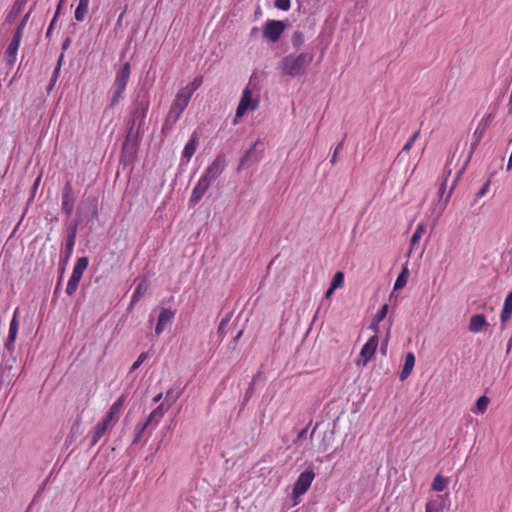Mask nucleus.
<instances>
[{
  "instance_id": "1",
  "label": "nucleus",
  "mask_w": 512,
  "mask_h": 512,
  "mask_svg": "<svg viewBox=\"0 0 512 512\" xmlns=\"http://www.w3.org/2000/svg\"><path fill=\"white\" fill-rule=\"evenodd\" d=\"M313 61V54L302 52L300 54H289L282 58L278 64V69L283 75L290 77L302 76Z\"/></svg>"
},
{
  "instance_id": "2",
  "label": "nucleus",
  "mask_w": 512,
  "mask_h": 512,
  "mask_svg": "<svg viewBox=\"0 0 512 512\" xmlns=\"http://www.w3.org/2000/svg\"><path fill=\"white\" fill-rule=\"evenodd\" d=\"M259 107V97L253 91L251 81L242 91L240 101L236 108L235 112V120L234 123L237 122L238 119L242 118L247 112H254Z\"/></svg>"
},
{
  "instance_id": "3",
  "label": "nucleus",
  "mask_w": 512,
  "mask_h": 512,
  "mask_svg": "<svg viewBox=\"0 0 512 512\" xmlns=\"http://www.w3.org/2000/svg\"><path fill=\"white\" fill-rule=\"evenodd\" d=\"M190 97L184 94L182 91H178L175 99L173 100L169 112L166 116L165 123L163 128L170 129L173 125L177 123L179 118L181 117L184 110L187 108Z\"/></svg>"
},
{
  "instance_id": "4",
  "label": "nucleus",
  "mask_w": 512,
  "mask_h": 512,
  "mask_svg": "<svg viewBox=\"0 0 512 512\" xmlns=\"http://www.w3.org/2000/svg\"><path fill=\"white\" fill-rule=\"evenodd\" d=\"M89 264V260L87 257H80L76 260V263L73 267L72 274L68 280L67 286H66V293L69 296H72L79 285V282L83 276L84 271L86 270L87 266Z\"/></svg>"
},
{
  "instance_id": "5",
  "label": "nucleus",
  "mask_w": 512,
  "mask_h": 512,
  "mask_svg": "<svg viewBox=\"0 0 512 512\" xmlns=\"http://www.w3.org/2000/svg\"><path fill=\"white\" fill-rule=\"evenodd\" d=\"M315 478V473L312 469H307L300 473L296 482L293 485L292 497L294 499V504H298L297 499L304 495L308 489L310 488L313 480Z\"/></svg>"
},
{
  "instance_id": "6",
  "label": "nucleus",
  "mask_w": 512,
  "mask_h": 512,
  "mask_svg": "<svg viewBox=\"0 0 512 512\" xmlns=\"http://www.w3.org/2000/svg\"><path fill=\"white\" fill-rule=\"evenodd\" d=\"M285 30V24L280 20H267L263 26V36L270 42H277Z\"/></svg>"
},
{
  "instance_id": "7",
  "label": "nucleus",
  "mask_w": 512,
  "mask_h": 512,
  "mask_svg": "<svg viewBox=\"0 0 512 512\" xmlns=\"http://www.w3.org/2000/svg\"><path fill=\"white\" fill-rule=\"evenodd\" d=\"M379 338L377 335H373L363 345L360 351V358L357 360V365L366 366L368 362L373 358L376 349L378 347Z\"/></svg>"
},
{
  "instance_id": "8",
  "label": "nucleus",
  "mask_w": 512,
  "mask_h": 512,
  "mask_svg": "<svg viewBox=\"0 0 512 512\" xmlns=\"http://www.w3.org/2000/svg\"><path fill=\"white\" fill-rule=\"evenodd\" d=\"M175 317V311L170 308H161L160 313L157 318V323L155 326V335H161L164 330L172 324L173 319Z\"/></svg>"
},
{
  "instance_id": "9",
  "label": "nucleus",
  "mask_w": 512,
  "mask_h": 512,
  "mask_svg": "<svg viewBox=\"0 0 512 512\" xmlns=\"http://www.w3.org/2000/svg\"><path fill=\"white\" fill-rule=\"evenodd\" d=\"M259 144V141H256L253 146L246 151L243 157L240 159L239 166L237 168L238 171L242 170L249 163H257L261 160L263 156V150L257 151L256 147Z\"/></svg>"
},
{
  "instance_id": "10",
  "label": "nucleus",
  "mask_w": 512,
  "mask_h": 512,
  "mask_svg": "<svg viewBox=\"0 0 512 512\" xmlns=\"http://www.w3.org/2000/svg\"><path fill=\"white\" fill-rule=\"evenodd\" d=\"M113 426L107 420H102L96 424L94 429L89 432L88 438L90 439V447H93L98 441L110 430Z\"/></svg>"
},
{
  "instance_id": "11",
  "label": "nucleus",
  "mask_w": 512,
  "mask_h": 512,
  "mask_svg": "<svg viewBox=\"0 0 512 512\" xmlns=\"http://www.w3.org/2000/svg\"><path fill=\"white\" fill-rule=\"evenodd\" d=\"M226 159L224 155H218L213 162L206 168L205 172L216 181L224 172Z\"/></svg>"
},
{
  "instance_id": "12",
  "label": "nucleus",
  "mask_w": 512,
  "mask_h": 512,
  "mask_svg": "<svg viewBox=\"0 0 512 512\" xmlns=\"http://www.w3.org/2000/svg\"><path fill=\"white\" fill-rule=\"evenodd\" d=\"M226 159L224 155H218L213 162L206 168L205 172L216 181L224 172Z\"/></svg>"
},
{
  "instance_id": "13",
  "label": "nucleus",
  "mask_w": 512,
  "mask_h": 512,
  "mask_svg": "<svg viewBox=\"0 0 512 512\" xmlns=\"http://www.w3.org/2000/svg\"><path fill=\"white\" fill-rule=\"evenodd\" d=\"M125 401L126 397L124 395L118 397V399L110 407L109 411L107 412L103 420H107L108 423L114 426L119 418L120 412L124 406Z\"/></svg>"
},
{
  "instance_id": "14",
  "label": "nucleus",
  "mask_w": 512,
  "mask_h": 512,
  "mask_svg": "<svg viewBox=\"0 0 512 512\" xmlns=\"http://www.w3.org/2000/svg\"><path fill=\"white\" fill-rule=\"evenodd\" d=\"M211 185L208 184L204 179L199 178L196 185L194 186L191 196L189 198V205L195 206L202 199L206 191Z\"/></svg>"
},
{
  "instance_id": "15",
  "label": "nucleus",
  "mask_w": 512,
  "mask_h": 512,
  "mask_svg": "<svg viewBox=\"0 0 512 512\" xmlns=\"http://www.w3.org/2000/svg\"><path fill=\"white\" fill-rule=\"evenodd\" d=\"M74 202L75 198L73 195V190L71 185L67 184L63 190L62 193V211L67 215L70 216L73 213L74 210Z\"/></svg>"
},
{
  "instance_id": "16",
  "label": "nucleus",
  "mask_w": 512,
  "mask_h": 512,
  "mask_svg": "<svg viewBox=\"0 0 512 512\" xmlns=\"http://www.w3.org/2000/svg\"><path fill=\"white\" fill-rule=\"evenodd\" d=\"M130 77V64L125 63L122 68L116 73L113 89L125 91L128 80Z\"/></svg>"
},
{
  "instance_id": "17",
  "label": "nucleus",
  "mask_w": 512,
  "mask_h": 512,
  "mask_svg": "<svg viewBox=\"0 0 512 512\" xmlns=\"http://www.w3.org/2000/svg\"><path fill=\"white\" fill-rule=\"evenodd\" d=\"M21 40L22 39H19V38L13 36L7 46L4 58L9 67H12L16 62L17 52H18Z\"/></svg>"
},
{
  "instance_id": "18",
  "label": "nucleus",
  "mask_w": 512,
  "mask_h": 512,
  "mask_svg": "<svg viewBox=\"0 0 512 512\" xmlns=\"http://www.w3.org/2000/svg\"><path fill=\"white\" fill-rule=\"evenodd\" d=\"M18 314H19V309L16 308L14 313H13V317H12V319L10 321V325H9L8 339H7V343H6V348L8 350H12L13 349L14 342H15L16 337H17L18 327H19Z\"/></svg>"
},
{
  "instance_id": "19",
  "label": "nucleus",
  "mask_w": 512,
  "mask_h": 512,
  "mask_svg": "<svg viewBox=\"0 0 512 512\" xmlns=\"http://www.w3.org/2000/svg\"><path fill=\"white\" fill-rule=\"evenodd\" d=\"M197 146H198V138L196 136V134H192V136L190 137L189 141L186 143V145L184 146V149L182 151V154H181V162L182 164H187L190 159L192 158V156L194 155L196 149H197Z\"/></svg>"
},
{
  "instance_id": "20",
  "label": "nucleus",
  "mask_w": 512,
  "mask_h": 512,
  "mask_svg": "<svg viewBox=\"0 0 512 512\" xmlns=\"http://www.w3.org/2000/svg\"><path fill=\"white\" fill-rule=\"evenodd\" d=\"M75 241H76V228H73L71 231H69V233L67 235L64 251L61 253V261L62 262L67 263L69 261L70 257L72 256L73 250H74Z\"/></svg>"
},
{
  "instance_id": "21",
  "label": "nucleus",
  "mask_w": 512,
  "mask_h": 512,
  "mask_svg": "<svg viewBox=\"0 0 512 512\" xmlns=\"http://www.w3.org/2000/svg\"><path fill=\"white\" fill-rule=\"evenodd\" d=\"M489 326L485 315L475 314L469 320L468 330L471 333H480Z\"/></svg>"
},
{
  "instance_id": "22",
  "label": "nucleus",
  "mask_w": 512,
  "mask_h": 512,
  "mask_svg": "<svg viewBox=\"0 0 512 512\" xmlns=\"http://www.w3.org/2000/svg\"><path fill=\"white\" fill-rule=\"evenodd\" d=\"M147 110H148V106L146 104H139L136 107L134 114H133V120H132V125L130 128L129 134H132L133 129L136 125H138L137 132L139 131L140 126L146 117Z\"/></svg>"
},
{
  "instance_id": "23",
  "label": "nucleus",
  "mask_w": 512,
  "mask_h": 512,
  "mask_svg": "<svg viewBox=\"0 0 512 512\" xmlns=\"http://www.w3.org/2000/svg\"><path fill=\"white\" fill-rule=\"evenodd\" d=\"M415 365V356L412 352H408L405 356V362L400 372L399 378L401 381H404L409 377Z\"/></svg>"
},
{
  "instance_id": "24",
  "label": "nucleus",
  "mask_w": 512,
  "mask_h": 512,
  "mask_svg": "<svg viewBox=\"0 0 512 512\" xmlns=\"http://www.w3.org/2000/svg\"><path fill=\"white\" fill-rule=\"evenodd\" d=\"M164 414V405L160 404L149 414L148 418L145 421L149 424V426L155 428L159 424L160 420L163 418Z\"/></svg>"
},
{
  "instance_id": "25",
  "label": "nucleus",
  "mask_w": 512,
  "mask_h": 512,
  "mask_svg": "<svg viewBox=\"0 0 512 512\" xmlns=\"http://www.w3.org/2000/svg\"><path fill=\"white\" fill-rule=\"evenodd\" d=\"M148 289V283L147 281L144 279V280H141L137 286L135 287L134 289V292L132 294V297H131V303H130V306L134 305L135 303H137L140 298L146 293Z\"/></svg>"
},
{
  "instance_id": "26",
  "label": "nucleus",
  "mask_w": 512,
  "mask_h": 512,
  "mask_svg": "<svg viewBox=\"0 0 512 512\" xmlns=\"http://www.w3.org/2000/svg\"><path fill=\"white\" fill-rule=\"evenodd\" d=\"M457 179L454 180L449 192L447 193V195L444 197V193H445V190H446V184H447V179H445L440 187H439V196H440V200L443 202L442 203V207H441V211H443L447 205V203L449 202V199L452 195V192H453V189L455 187V183H456Z\"/></svg>"
},
{
  "instance_id": "27",
  "label": "nucleus",
  "mask_w": 512,
  "mask_h": 512,
  "mask_svg": "<svg viewBox=\"0 0 512 512\" xmlns=\"http://www.w3.org/2000/svg\"><path fill=\"white\" fill-rule=\"evenodd\" d=\"M27 0H16L7 15V21H14L26 5Z\"/></svg>"
},
{
  "instance_id": "28",
  "label": "nucleus",
  "mask_w": 512,
  "mask_h": 512,
  "mask_svg": "<svg viewBox=\"0 0 512 512\" xmlns=\"http://www.w3.org/2000/svg\"><path fill=\"white\" fill-rule=\"evenodd\" d=\"M203 83V77L197 76L194 78V80L186 85L185 87L181 88L180 91H182L184 94L192 97L193 93L202 85Z\"/></svg>"
},
{
  "instance_id": "29",
  "label": "nucleus",
  "mask_w": 512,
  "mask_h": 512,
  "mask_svg": "<svg viewBox=\"0 0 512 512\" xmlns=\"http://www.w3.org/2000/svg\"><path fill=\"white\" fill-rule=\"evenodd\" d=\"M90 0H79V3L75 9V19L79 22L85 19L88 12Z\"/></svg>"
},
{
  "instance_id": "30",
  "label": "nucleus",
  "mask_w": 512,
  "mask_h": 512,
  "mask_svg": "<svg viewBox=\"0 0 512 512\" xmlns=\"http://www.w3.org/2000/svg\"><path fill=\"white\" fill-rule=\"evenodd\" d=\"M489 399L486 396H481L477 399L472 412L475 414H483L488 407Z\"/></svg>"
},
{
  "instance_id": "31",
  "label": "nucleus",
  "mask_w": 512,
  "mask_h": 512,
  "mask_svg": "<svg viewBox=\"0 0 512 512\" xmlns=\"http://www.w3.org/2000/svg\"><path fill=\"white\" fill-rule=\"evenodd\" d=\"M30 14H31V11L27 12L24 17L21 19V21L19 22V24L17 25L15 31H14V35L15 37L19 38V39H22L23 37V33H24V29L26 27V24L29 20V17H30Z\"/></svg>"
},
{
  "instance_id": "32",
  "label": "nucleus",
  "mask_w": 512,
  "mask_h": 512,
  "mask_svg": "<svg viewBox=\"0 0 512 512\" xmlns=\"http://www.w3.org/2000/svg\"><path fill=\"white\" fill-rule=\"evenodd\" d=\"M408 280V269L406 267L403 268L402 272L398 275L395 283L394 290L402 289Z\"/></svg>"
},
{
  "instance_id": "33",
  "label": "nucleus",
  "mask_w": 512,
  "mask_h": 512,
  "mask_svg": "<svg viewBox=\"0 0 512 512\" xmlns=\"http://www.w3.org/2000/svg\"><path fill=\"white\" fill-rule=\"evenodd\" d=\"M149 427V424L144 420V421H139L136 426H135V429H134V432H135V438L133 440V443H137L140 438L142 437L143 433L145 432V430Z\"/></svg>"
},
{
  "instance_id": "34",
  "label": "nucleus",
  "mask_w": 512,
  "mask_h": 512,
  "mask_svg": "<svg viewBox=\"0 0 512 512\" xmlns=\"http://www.w3.org/2000/svg\"><path fill=\"white\" fill-rule=\"evenodd\" d=\"M424 234L423 224H418L410 240L411 250L416 246Z\"/></svg>"
},
{
  "instance_id": "35",
  "label": "nucleus",
  "mask_w": 512,
  "mask_h": 512,
  "mask_svg": "<svg viewBox=\"0 0 512 512\" xmlns=\"http://www.w3.org/2000/svg\"><path fill=\"white\" fill-rule=\"evenodd\" d=\"M446 485L447 480L444 477L437 475L431 484V488L434 491L441 492L445 489Z\"/></svg>"
},
{
  "instance_id": "36",
  "label": "nucleus",
  "mask_w": 512,
  "mask_h": 512,
  "mask_svg": "<svg viewBox=\"0 0 512 512\" xmlns=\"http://www.w3.org/2000/svg\"><path fill=\"white\" fill-rule=\"evenodd\" d=\"M343 285H344L343 272H341V271L336 272L331 280L330 287H332V289H339V288H342Z\"/></svg>"
},
{
  "instance_id": "37",
  "label": "nucleus",
  "mask_w": 512,
  "mask_h": 512,
  "mask_svg": "<svg viewBox=\"0 0 512 512\" xmlns=\"http://www.w3.org/2000/svg\"><path fill=\"white\" fill-rule=\"evenodd\" d=\"M291 41L295 48H300L305 42L303 32L296 30L292 35Z\"/></svg>"
},
{
  "instance_id": "38",
  "label": "nucleus",
  "mask_w": 512,
  "mask_h": 512,
  "mask_svg": "<svg viewBox=\"0 0 512 512\" xmlns=\"http://www.w3.org/2000/svg\"><path fill=\"white\" fill-rule=\"evenodd\" d=\"M419 134H420V131L418 130V131H415V132L410 136V138L408 139V141H407V142L405 143V145L403 146V148H402V152H406V153H408V152L411 150V148H412L413 144L415 143V141H416V140H417V138L419 137Z\"/></svg>"
},
{
  "instance_id": "39",
  "label": "nucleus",
  "mask_w": 512,
  "mask_h": 512,
  "mask_svg": "<svg viewBox=\"0 0 512 512\" xmlns=\"http://www.w3.org/2000/svg\"><path fill=\"white\" fill-rule=\"evenodd\" d=\"M388 304H383L379 311L374 315L373 319L376 320V322H381L385 319L388 313Z\"/></svg>"
},
{
  "instance_id": "40",
  "label": "nucleus",
  "mask_w": 512,
  "mask_h": 512,
  "mask_svg": "<svg viewBox=\"0 0 512 512\" xmlns=\"http://www.w3.org/2000/svg\"><path fill=\"white\" fill-rule=\"evenodd\" d=\"M441 504L438 502V500L429 501L426 504L425 512H439L442 510Z\"/></svg>"
},
{
  "instance_id": "41",
  "label": "nucleus",
  "mask_w": 512,
  "mask_h": 512,
  "mask_svg": "<svg viewBox=\"0 0 512 512\" xmlns=\"http://www.w3.org/2000/svg\"><path fill=\"white\" fill-rule=\"evenodd\" d=\"M147 358H148V353H147V352H142V353L138 356L137 360L132 364L130 371H131V372H133V371L137 370V369L141 366V364H142V363H143Z\"/></svg>"
},
{
  "instance_id": "42",
  "label": "nucleus",
  "mask_w": 512,
  "mask_h": 512,
  "mask_svg": "<svg viewBox=\"0 0 512 512\" xmlns=\"http://www.w3.org/2000/svg\"><path fill=\"white\" fill-rule=\"evenodd\" d=\"M275 7L282 11H288L291 7V0H275Z\"/></svg>"
},
{
  "instance_id": "43",
  "label": "nucleus",
  "mask_w": 512,
  "mask_h": 512,
  "mask_svg": "<svg viewBox=\"0 0 512 512\" xmlns=\"http://www.w3.org/2000/svg\"><path fill=\"white\" fill-rule=\"evenodd\" d=\"M390 329H391V324L389 325V327L387 329L385 338H384L383 343L380 348V351L383 355H385L387 352L388 342H389V338H390Z\"/></svg>"
},
{
  "instance_id": "44",
  "label": "nucleus",
  "mask_w": 512,
  "mask_h": 512,
  "mask_svg": "<svg viewBox=\"0 0 512 512\" xmlns=\"http://www.w3.org/2000/svg\"><path fill=\"white\" fill-rule=\"evenodd\" d=\"M123 93V90L113 89V96L110 105L115 106L121 99Z\"/></svg>"
},
{
  "instance_id": "45",
  "label": "nucleus",
  "mask_w": 512,
  "mask_h": 512,
  "mask_svg": "<svg viewBox=\"0 0 512 512\" xmlns=\"http://www.w3.org/2000/svg\"><path fill=\"white\" fill-rule=\"evenodd\" d=\"M503 309L512 312V291L506 296L503 304Z\"/></svg>"
},
{
  "instance_id": "46",
  "label": "nucleus",
  "mask_w": 512,
  "mask_h": 512,
  "mask_svg": "<svg viewBox=\"0 0 512 512\" xmlns=\"http://www.w3.org/2000/svg\"><path fill=\"white\" fill-rule=\"evenodd\" d=\"M511 315H512V312L502 308L501 315H500L501 324L504 325L510 319Z\"/></svg>"
},
{
  "instance_id": "47",
  "label": "nucleus",
  "mask_w": 512,
  "mask_h": 512,
  "mask_svg": "<svg viewBox=\"0 0 512 512\" xmlns=\"http://www.w3.org/2000/svg\"><path fill=\"white\" fill-rule=\"evenodd\" d=\"M59 67H56L54 72H53V75H52V78L50 80V83H49V89H52L57 81V78H58V75H59Z\"/></svg>"
},
{
  "instance_id": "48",
  "label": "nucleus",
  "mask_w": 512,
  "mask_h": 512,
  "mask_svg": "<svg viewBox=\"0 0 512 512\" xmlns=\"http://www.w3.org/2000/svg\"><path fill=\"white\" fill-rule=\"evenodd\" d=\"M63 1H64V0H60L59 4H58V6H57V10H56V13H55V15H54V18H53V20L51 21V24H50V26H49V28H48V33L51 31L52 26L54 25V23H55V21H56V19H57L58 15H59V12H60V9H61V7H62V3H63Z\"/></svg>"
},
{
  "instance_id": "49",
  "label": "nucleus",
  "mask_w": 512,
  "mask_h": 512,
  "mask_svg": "<svg viewBox=\"0 0 512 512\" xmlns=\"http://www.w3.org/2000/svg\"><path fill=\"white\" fill-rule=\"evenodd\" d=\"M379 324H380V322H376V320L372 319V322L369 325V329H371L374 332V335H377V336L380 331Z\"/></svg>"
},
{
  "instance_id": "50",
  "label": "nucleus",
  "mask_w": 512,
  "mask_h": 512,
  "mask_svg": "<svg viewBox=\"0 0 512 512\" xmlns=\"http://www.w3.org/2000/svg\"><path fill=\"white\" fill-rule=\"evenodd\" d=\"M490 183L486 182L482 188L478 191L477 197H483L489 190Z\"/></svg>"
},
{
  "instance_id": "51",
  "label": "nucleus",
  "mask_w": 512,
  "mask_h": 512,
  "mask_svg": "<svg viewBox=\"0 0 512 512\" xmlns=\"http://www.w3.org/2000/svg\"><path fill=\"white\" fill-rule=\"evenodd\" d=\"M341 148H342V143H339V144L336 146V148H335V150H334V153H333V155H332V157H331V163H335V162H336L337 154H338V152L340 151V149H341Z\"/></svg>"
},
{
  "instance_id": "52",
  "label": "nucleus",
  "mask_w": 512,
  "mask_h": 512,
  "mask_svg": "<svg viewBox=\"0 0 512 512\" xmlns=\"http://www.w3.org/2000/svg\"><path fill=\"white\" fill-rule=\"evenodd\" d=\"M201 179H204L208 184L212 185L215 181L210 177L205 171L200 177Z\"/></svg>"
},
{
  "instance_id": "53",
  "label": "nucleus",
  "mask_w": 512,
  "mask_h": 512,
  "mask_svg": "<svg viewBox=\"0 0 512 512\" xmlns=\"http://www.w3.org/2000/svg\"><path fill=\"white\" fill-rule=\"evenodd\" d=\"M335 290L336 289H332V287L329 286V288L325 292L324 298L325 299H329L332 296V294L334 293Z\"/></svg>"
},
{
  "instance_id": "54",
  "label": "nucleus",
  "mask_w": 512,
  "mask_h": 512,
  "mask_svg": "<svg viewBox=\"0 0 512 512\" xmlns=\"http://www.w3.org/2000/svg\"><path fill=\"white\" fill-rule=\"evenodd\" d=\"M307 431H308V426L303 428L301 431H299L297 438L298 439L303 438L306 435Z\"/></svg>"
},
{
  "instance_id": "55",
  "label": "nucleus",
  "mask_w": 512,
  "mask_h": 512,
  "mask_svg": "<svg viewBox=\"0 0 512 512\" xmlns=\"http://www.w3.org/2000/svg\"><path fill=\"white\" fill-rule=\"evenodd\" d=\"M69 45H70V39L66 38L65 41L62 43V50L68 49Z\"/></svg>"
},
{
  "instance_id": "56",
  "label": "nucleus",
  "mask_w": 512,
  "mask_h": 512,
  "mask_svg": "<svg viewBox=\"0 0 512 512\" xmlns=\"http://www.w3.org/2000/svg\"><path fill=\"white\" fill-rule=\"evenodd\" d=\"M63 58H64V54L62 53L58 59L57 66H56V67H59V69L61 68Z\"/></svg>"
},
{
  "instance_id": "57",
  "label": "nucleus",
  "mask_w": 512,
  "mask_h": 512,
  "mask_svg": "<svg viewBox=\"0 0 512 512\" xmlns=\"http://www.w3.org/2000/svg\"><path fill=\"white\" fill-rule=\"evenodd\" d=\"M226 323H227V320L223 319L219 325V330H221L225 326Z\"/></svg>"
},
{
  "instance_id": "58",
  "label": "nucleus",
  "mask_w": 512,
  "mask_h": 512,
  "mask_svg": "<svg viewBox=\"0 0 512 512\" xmlns=\"http://www.w3.org/2000/svg\"><path fill=\"white\" fill-rule=\"evenodd\" d=\"M161 398H162V394H158L157 396L154 397V401L158 402V401H160Z\"/></svg>"
},
{
  "instance_id": "59",
  "label": "nucleus",
  "mask_w": 512,
  "mask_h": 512,
  "mask_svg": "<svg viewBox=\"0 0 512 512\" xmlns=\"http://www.w3.org/2000/svg\"><path fill=\"white\" fill-rule=\"evenodd\" d=\"M257 32H258V28H257V27H254V28H252V30H251V35H254V34H255V33H257Z\"/></svg>"
},
{
  "instance_id": "60",
  "label": "nucleus",
  "mask_w": 512,
  "mask_h": 512,
  "mask_svg": "<svg viewBox=\"0 0 512 512\" xmlns=\"http://www.w3.org/2000/svg\"><path fill=\"white\" fill-rule=\"evenodd\" d=\"M242 333H243L242 331L238 332V334L235 337V341H237L241 337Z\"/></svg>"
},
{
  "instance_id": "61",
  "label": "nucleus",
  "mask_w": 512,
  "mask_h": 512,
  "mask_svg": "<svg viewBox=\"0 0 512 512\" xmlns=\"http://www.w3.org/2000/svg\"><path fill=\"white\" fill-rule=\"evenodd\" d=\"M512 346V339L510 340L509 344H508V348H507V352H509L510 348Z\"/></svg>"
},
{
  "instance_id": "62",
  "label": "nucleus",
  "mask_w": 512,
  "mask_h": 512,
  "mask_svg": "<svg viewBox=\"0 0 512 512\" xmlns=\"http://www.w3.org/2000/svg\"><path fill=\"white\" fill-rule=\"evenodd\" d=\"M94 215H97V209H96V206H94Z\"/></svg>"
},
{
  "instance_id": "63",
  "label": "nucleus",
  "mask_w": 512,
  "mask_h": 512,
  "mask_svg": "<svg viewBox=\"0 0 512 512\" xmlns=\"http://www.w3.org/2000/svg\"><path fill=\"white\" fill-rule=\"evenodd\" d=\"M437 498H438L439 500H441V501L443 500V496H442V495H439Z\"/></svg>"
},
{
  "instance_id": "64",
  "label": "nucleus",
  "mask_w": 512,
  "mask_h": 512,
  "mask_svg": "<svg viewBox=\"0 0 512 512\" xmlns=\"http://www.w3.org/2000/svg\"><path fill=\"white\" fill-rule=\"evenodd\" d=\"M152 321H153V318H152V316L150 315V317H149V322H150V323H152Z\"/></svg>"
}]
</instances>
